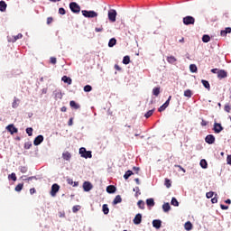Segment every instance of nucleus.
I'll list each match as a JSON object with an SVG mask.
<instances>
[{
	"instance_id": "nucleus-47",
	"label": "nucleus",
	"mask_w": 231,
	"mask_h": 231,
	"mask_svg": "<svg viewBox=\"0 0 231 231\" xmlns=\"http://www.w3.org/2000/svg\"><path fill=\"white\" fill-rule=\"evenodd\" d=\"M214 196V191H209L206 194V198H208V199H210V198H213Z\"/></svg>"
},
{
	"instance_id": "nucleus-59",
	"label": "nucleus",
	"mask_w": 231,
	"mask_h": 231,
	"mask_svg": "<svg viewBox=\"0 0 231 231\" xmlns=\"http://www.w3.org/2000/svg\"><path fill=\"white\" fill-rule=\"evenodd\" d=\"M227 163L228 165H231V155L227 156Z\"/></svg>"
},
{
	"instance_id": "nucleus-34",
	"label": "nucleus",
	"mask_w": 231,
	"mask_h": 231,
	"mask_svg": "<svg viewBox=\"0 0 231 231\" xmlns=\"http://www.w3.org/2000/svg\"><path fill=\"white\" fill-rule=\"evenodd\" d=\"M184 97H187L188 98H190L192 97V91L190 89H187L184 92Z\"/></svg>"
},
{
	"instance_id": "nucleus-6",
	"label": "nucleus",
	"mask_w": 231,
	"mask_h": 231,
	"mask_svg": "<svg viewBox=\"0 0 231 231\" xmlns=\"http://www.w3.org/2000/svg\"><path fill=\"white\" fill-rule=\"evenodd\" d=\"M60 189V186H59V184H53L51 186V196H52V198H55L57 196V192H59Z\"/></svg>"
},
{
	"instance_id": "nucleus-7",
	"label": "nucleus",
	"mask_w": 231,
	"mask_h": 231,
	"mask_svg": "<svg viewBox=\"0 0 231 231\" xmlns=\"http://www.w3.org/2000/svg\"><path fill=\"white\" fill-rule=\"evenodd\" d=\"M93 189V184H91V182L89 181H85L83 183V190L85 192H89V190H91Z\"/></svg>"
},
{
	"instance_id": "nucleus-5",
	"label": "nucleus",
	"mask_w": 231,
	"mask_h": 231,
	"mask_svg": "<svg viewBox=\"0 0 231 231\" xmlns=\"http://www.w3.org/2000/svg\"><path fill=\"white\" fill-rule=\"evenodd\" d=\"M183 23L186 26H189V24H194V23H196V19L192 16H186L183 18Z\"/></svg>"
},
{
	"instance_id": "nucleus-25",
	"label": "nucleus",
	"mask_w": 231,
	"mask_h": 231,
	"mask_svg": "<svg viewBox=\"0 0 231 231\" xmlns=\"http://www.w3.org/2000/svg\"><path fill=\"white\" fill-rule=\"evenodd\" d=\"M162 209H163V212H169V210H171V204L164 203L162 205Z\"/></svg>"
},
{
	"instance_id": "nucleus-28",
	"label": "nucleus",
	"mask_w": 231,
	"mask_h": 231,
	"mask_svg": "<svg viewBox=\"0 0 231 231\" xmlns=\"http://www.w3.org/2000/svg\"><path fill=\"white\" fill-rule=\"evenodd\" d=\"M116 44V39L115 38H112L109 40V42H108V47L109 48H113V46H115Z\"/></svg>"
},
{
	"instance_id": "nucleus-36",
	"label": "nucleus",
	"mask_w": 231,
	"mask_h": 231,
	"mask_svg": "<svg viewBox=\"0 0 231 231\" xmlns=\"http://www.w3.org/2000/svg\"><path fill=\"white\" fill-rule=\"evenodd\" d=\"M171 205H173V207H180V202H178V199H176V198H172Z\"/></svg>"
},
{
	"instance_id": "nucleus-39",
	"label": "nucleus",
	"mask_w": 231,
	"mask_h": 231,
	"mask_svg": "<svg viewBox=\"0 0 231 231\" xmlns=\"http://www.w3.org/2000/svg\"><path fill=\"white\" fill-rule=\"evenodd\" d=\"M134 192H135V198H138V196H140V194H142L141 192H140V188L139 187H135V188H134Z\"/></svg>"
},
{
	"instance_id": "nucleus-18",
	"label": "nucleus",
	"mask_w": 231,
	"mask_h": 231,
	"mask_svg": "<svg viewBox=\"0 0 231 231\" xmlns=\"http://www.w3.org/2000/svg\"><path fill=\"white\" fill-rule=\"evenodd\" d=\"M227 33H231V28L230 27H226L225 30L220 32L221 37H226Z\"/></svg>"
},
{
	"instance_id": "nucleus-63",
	"label": "nucleus",
	"mask_w": 231,
	"mask_h": 231,
	"mask_svg": "<svg viewBox=\"0 0 231 231\" xmlns=\"http://www.w3.org/2000/svg\"><path fill=\"white\" fill-rule=\"evenodd\" d=\"M68 183H69V185H73V180H71V179H68Z\"/></svg>"
},
{
	"instance_id": "nucleus-11",
	"label": "nucleus",
	"mask_w": 231,
	"mask_h": 231,
	"mask_svg": "<svg viewBox=\"0 0 231 231\" xmlns=\"http://www.w3.org/2000/svg\"><path fill=\"white\" fill-rule=\"evenodd\" d=\"M216 142V137H214V135L212 134H208L207 137H206V143H209V144H212Z\"/></svg>"
},
{
	"instance_id": "nucleus-29",
	"label": "nucleus",
	"mask_w": 231,
	"mask_h": 231,
	"mask_svg": "<svg viewBox=\"0 0 231 231\" xmlns=\"http://www.w3.org/2000/svg\"><path fill=\"white\" fill-rule=\"evenodd\" d=\"M201 83L203 84L204 88H206V89H210V83H208V81L202 79Z\"/></svg>"
},
{
	"instance_id": "nucleus-10",
	"label": "nucleus",
	"mask_w": 231,
	"mask_h": 231,
	"mask_svg": "<svg viewBox=\"0 0 231 231\" xmlns=\"http://www.w3.org/2000/svg\"><path fill=\"white\" fill-rule=\"evenodd\" d=\"M42 142H44V136L42 135H38L34 141L33 143L34 145H41V143H42Z\"/></svg>"
},
{
	"instance_id": "nucleus-50",
	"label": "nucleus",
	"mask_w": 231,
	"mask_h": 231,
	"mask_svg": "<svg viewBox=\"0 0 231 231\" xmlns=\"http://www.w3.org/2000/svg\"><path fill=\"white\" fill-rule=\"evenodd\" d=\"M165 186L167 187V189H171V180H169V179L165 180Z\"/></svg>"
},
{
	"instance_id": "nucleus-17",
	"label": "nucleus",
	"mask_w": 231,
	"mask_h": 231,
	"mask_svg": "<svg viewBox=\"0 0 231 231\" xmlns=\"http://www.w3.org/2000/svg\"><path fill=\"white\" fill-rule=\"evenodd\" d=\"M21 100H19V98L14 97V102L12 104V107L13 109H17L19 107V104H20Z\"/></svg>"
},
{
	"instance_id": "nucleus-27",
	"label": "nucleus",
	"mask_w": 231,
	"mask_h": 231,
	"mask_svg": "<svg viewBox=\"0 0 231 231\" xmlns=\"http://www.w3.org/2000/svg\"><path fill=\"white\" fill-rule=\"evenodd\" d=\"M200 167H202V169H207V167H208V163L207 162V160L202 159L200 161Z\"/></svg>"
},
{
	"instance_id": "nucleus-2",
	"label": "nucleus",
	"mask_w": 231,
	"mask_h": 231,
	"mask_svg": "<svg viewBox=\"0 0 231 231\" xmlns=\"http://www.w3.org/2000/svg\"><path fill=\"white\" fill-rule=\"evenodd\" d=\"M79 154L81 155V158H93V155L91 154V151H87L86 148L82 147L79 149Z\"/></svg>"
},
{
	"instance_id": "nucleus-16",
	"label": "nucleus",
	"mask_w": 231,
	"mask_h": 231,
	"mask_svg": "<svg viewBox=\"0 0 231 231\" xmlns=\"http://www.w3.org/2000/svg\"><path fill=\"white\" fill-rule=\"evenodd\" d=\"M106 192H108V194H115V192H116V187L113 185L106 187Z\"/></svg>"
},
{
	"instance_id": "nucleus-3",
	"label": "nucleus",
	"mask_w": 231,
	"mask_h": 231,
	"mask_svg": "<svg viewBox=\"0 0 231 231\" xmlns=\"http://www.w3.org/2000/svg\"><path fill=\"white\" fill-rule=\"evenodd\" d=\"M69 8L73 14H80V5L76 2H72L69 4Z\"/></svg>"
},
{
	"instance_id": "nucleus-9",
	"label": "nucleus",
	"mask_w": 231,
	"mask_h": 231,
	"mask_svg": "<svg viewBox=\"0 0 231 231\" xmlns=\"http://www.w3.org/2000/svg\"><path fill=\"white\" fill-rule=\"evenodd\" d=\"M213 131H215V133H217V134H219V133H221V131H223V126L219 123H215Z\"/></svg>"
},
{
	"instance_id": "nucleus-23",
	"label": "nucleus",
	"mask_w": 231,
	"mask_h": 231,
	"mask_svg": "<svg viewBox=\"0 0 231 231\" xmlns=\"http://www.w3.org/2000/svg\"><path fill=\"white\" fill-rule=\"evenodd\" d=\"M69 106L73 107V109H80V105L77 104L75 101H70Z\"/></svg>"
},
{
	"instance_id": "nucleus-43",
	"label": "nucleus",
	"mask_w": 231,
	"mask_h": 231,
	"mask_svg": "<svg viewBox=\"0 0 231 231\" xmlns=\"http://www.w3.org/2000/svg\"><path fill=\"white\" fill-rule=\"evenodd\" d=\"M23 184H18V185L15 187L14 190H15L16 192H21V190H23Z\"/></svg>"
},
{
	"instance_id": "nucleus-12",
	"label": "nucleus",
	"mask_w": 231,
	"mask_h": 231,
	"mask_svg": "<svg viewBox=\"0 0 231 231\" xmlns=\"http://www.w3.org/2000/svg\"><path fill=\"white\" fill-rule=\"evenodd\" d=\"M55 100H62V92L60 90H55L53 92Z\"/></svg>"
},
{
	"instance_id": "nucleus-60",
	"label": "nucleus",
	"mask_w": 231,
	"mask_h": 231,
	"mask_svg": "<svg viewBox=\"0 0 231 231\" xmlns=\"http://www.w3.org/2000/svg\"><path fill=\"white\" fill-rule=\"evenodd\" d=\"M212 203H217V197H215L211 199Z\"/></svg>"
},
{
	"instance_id": "nucleus-21",
	"label": "nucleus",
	"mask_w": 231,
	"mask_h": 231,
	"mask_svg": "<svg viewBox=\"0 0 231 231\" xmlns=\"http://www.w3.org/2000/svg\"><path fill=\"white\" fill-rule=\"evenodd\" d=\"M0 12H6V2L0 1Z\"/></svg>"
},
{
	"instance_id": "nucleus-20",
	"label": "nucleus",
	"mask_w": 231,
	"mask_h": 231,
	"mask_svg": "<svg viewBox=\"0 0 231 231\" xmlns=\"http://www.w3.org/2000/svg\"><path fill=\"white\" fill-rule=\"evenodd\" d=\"M61 80L62 82H65V84H69V86H71V78H69L68 76H63Z\"/></svg>"
},
{
	"instance_id": "nucleus-51",
	"label": "nucleus",
	"mask_w": 231,
	"mask_h": 231,
	"mask_svg": "<svg viewBox=\"0 0 231 231\" xmlns=\"http://www.w3.org/2000/svg\"><path fill=\"white\" fill-rule=\"evenodd\" d=\"M95 32H97V33L100 32H104V27H96L95 28Z\"/></svg>"
},
{
	"instance_id": "nucleus-44",
	"label": "nucleus",
	"mask_w": 231,
	"mask_h": 231,
	"mask_svg": "<svg viewBox=\"0 0 231 231\" xmlns=\"http://www.w3.org/2000/svg\"><path fill=\"white\" fill-rule=\"evenodd\" d=\"M26 133L28 134V136H32L33 134V128L32 127H29V128H26Z\"/></svg>"
},
{
	"instance_id": "nucleus-58",
	"label": "nucleus",
	"mask_w": 231,
	"mask_h": 231,
	"mask_svg": "<svg viewBox=\"0 0 231 231\" xmlns=\"http://www.w3.org/2000/svg\"><path fill=\"white\" fill-rule=\"evenodd\" d=\"M220 208H222V210H228V206H225V205L221 204Z\"/></svg>"
},
{
	"instance_id": "nucleus-42",
	"label": "nucleus",
	"mask_w": 231,
	"mask_h": 231,
	"mask_svg": "<svg viewBox=\"0 0 231 231\" xmlns=\"http://www.w3.org/2000/svg\"><path fill=\"white\" fill-rule=\"evenodd\" d=\"M9 180H13V181H17V176L15 173H12L8 176Z\"/></svg>"
},
{
	"instance_id": "nucleus-52",
	"label": "nucleus",
	"mask_w": 231,
	"mask_h": 231,
	"mask_svg": "<svg viewBox=\"0 0 231 231\" xmlns=\"http://www.w3.org/2000/svg\"><path fill=\"white\" fill-rule=\"evenodd\" d=\"M165 109H167V106L165 104H163L160 108H159V112L162 113V111H165Z\"/></svg>"
},
{
	"instance_id": "nucleus-19",
	"label": "nucleus",
	"mask_w": 231,
	"mask_h": 231,
	"mask_svg": "<svg viewBox=\"0 0 231 231\" xmlns=\"http://www.w3.org/2000/svg\"><path fill=\"white\" fill-rule=\"evenodd\" d=\"M63 160H66V162H69L71 160V153L69 152H65L62 153Z\"/></svg>"
},
{
	"instance_id": "nucleus-30",
	"label": "nucleus",
	"mask_w": 231,
	"mask_h": 231,
	"mask_svg": "<svg viewBox=\"0 0 231 231\" xmlns=\"http://www.w3.org/2000/svg\"><path fill=\"white\" fill-rule=\"evenodd\" d=\"M176 59L174 58V56H170L167 58V61L170 63V64H174V62H176Z\"/></svg>"
},
{
	"instance_id": "nucleus-13",
	"label": "nucleus",
	"mask_w": 231,
	"mask_h": 231,
	"mask_svg": "<svg viewBox=\"0 0 231 231\" xmlns=\"http://www.w3.org/2000/svg\"><path fill=\"white\" fill-rule=\"evenodd\" d=\"M142 223V214H137L134 218V225H140Z\"/></svg>"
},
{
	"instance_id": "nucleus-55",
	"label": "nucleus",
	"mask_w": 231,
	"mask_h": 231,
	"mask_svg": "<svg viewBox=\"0 0 231 231\" xmlns=\"http://www.w3.org/2000/svg\"><path fill=\"white\" fill-rule=\"evenodd\" d=\"M171 98H172V97L170 96V97H168L167 101L164 103V105H165L166 107H169V104H170V102H171Z\"/></svg>"
},
{
	"instance_id": "nucleus-61",
	"label": "nucleus",
	"mask_w": 231,
	"mask_h": 231,
	"mask_svg": "<svg viewBox=\"0 0 231 231\" xmlns=\"http://www.w3.org/2000/svg\"><path fill=\"white\" fill-rule=\"evenodd\" d=\"M217 71H219V69H211V73H217Z\"/></svg>"
},
{
	"instance_id": "nucleus-4",
	"label": "nucleus",
	"mask_w": 231,
	"mask_h": 231,
	"mask_svg": "<svg viewBox=\"0 0 231 231\" xmlns=\"http://www.w3.org/2000/svg\"><path fill=\"white\" fill-rule=\"evenodd\" d=\"M108 19L111 23H115L116 21V10L111 9L108 11Z\"/></svg>"
},
{
	"instance_id": "nucleus-64",
	"label": "nucleus",
	"mask_w": 231,
	"mask_h": 231,
	"mask_svg": "<svg viewBox=\"0 0 231 231\" xmlns=\"http://www.w3.org/2000/svg\"><path fill=\"white\" fill-rule=\"evenodd\" d=\"M30 194H35V189L34 188L30 189Z\"/></svg>"
},
{
	"instance_id": "nucleus-1",
	"label": "nucleus",
	"mask_w": 231,
	"mask_h": 231,
	"mask_svg": "<svg viewBox=\"0 0 231 231\" xmlns=\"http://www.w3.org/2000/svg\"><path fill=\"white\" fill-rule=\"evenodd\" d=\"M81 14L84 17H88V19H93L95 17H98V13H97L95 11L83 10V11H81Z\"/></svg>"
},
{
	"instance_id": "nucleus-14",
	"label": "nucleus",
	"mask_w": 231,
	"mask_h": 231,
	"mask_svg": "<svg viewBox=\"0 0 231 231\" xmlns=\"http://www.w3.org/2000/svg\"><path fill=\"white\" fill-rule=\"evenodd\" d=\"M152 226L154 228H157V230L162 228V220H158V219L153 220L152 221Z\"/></svg>"
},
{
	"instance_id": "nucleus-38",
	"label": "nucleus",
	"mask_w": 231,
	"mask_h": 231,
	"mask_svg": "<svg viewBox=\"0 0 231 231\" xmlns=\"http://www.w3.org/2000/svg\"><path fill=\"white\" fill-rule=\"evenodd\" d=\"M20 172H22L23 174H25V172H28V168L26 166H21L19 168Z\"/></svg>"
},
{
	"instance_id": "nucleus-49",
	"label": "nucleus",
	"mask_w": 231,
	"mask_h": 231,
	"mask_svg": "<svg viewBox=\"0 0 231 231\" xmlns=\"http://www.w3.org/2000/svg\"><path fill=\"white\" fill-rule=\"evenodd\" d=\"M59 14H60V15H65L66 14V10L62 7H60L59 9Z\"/></svg>"
},
{
	"instance_id": "nucleus-8",
	"label": "nucleus",
	"mask_w": 231,
	"mask_h": 231,
	"mask_svg": "<svg viewBox=\"0 0 231 231\" xmlns=\"http://www.w3.org/2000/svg\"><path fill=\"white\" fill-rule=\"evenodd\" d=\"M6 130L11 134H15V133H18V129L14 125H9L6 126Z\"/></svg>"
},
{
	"instance_id": "nucleus-46",
	"label": "nucleus",
	"mask_w": 231,
	"mask_h": 231,
	"mask_svg": "<svg viewBox=\"0 0 231 231\" xmlns=\"http://www.w3.org/2000/svg\"><path fill=\"white\" fill-rule=\"evenodd\" d=\"M137 205L139 208H143V207H145V202H143V200H139Z\"/></svg>"
},
{
	"instance_id": "nucleus-33",
	"label": "nucleus",
	"mask_w": 231,
	"mask_h": 231,
	"mask_svg": "<svg viewBox=\"0 0 231 231\" xmlns=\"http://www.w3.org/2000/svg\"><path fill=\"white\" fill-rule=\"evenodd\" d=\"M189 69L191 71V73H196V71H198V67L194 64L189 65Z\"/></svg>"
},
{
	"instance_id": "nucleus-53",
	"label": "nucleus",
	"mask_w": 231,
	"mask_h": 231,
	"mask_svg": "<svg viewBox=\"0 0 231 231\" xmlns=\"http://www.w3.org/2000/svg\"><path fill=\"white\" fill-rule=\"evenodd\" d=\"M79 210H80L79 206H74V207L72 208V212H79Z\"/></svg>"
},
{
	"instance_id": "nucleus-54",
	"label": "nucleus",
	"mask_w": 231,
	"mask_h": 231,
	"mask_svg": "<svg viewBox=\"0 0 231 231\" xmlns=\"http://www.w3.org/2000/svg\"><path fill=\"white\" fill-rule=\"evenodd\" d=\"M51 64H57V58L51 57Z\"/></svg>"
},
{
	"instance_id": "nucleus-62",
	"label": "nucleus",
	"mask_w": 231,
	"mask_h": 231,
	"mask_svg": "<svg viewBox=\"0 0 231 231\" xmlns=\"http://www.w3.org/2000/svg\"><path fill=\"white\" fill-rule=\"evenodd\" d=\"M69 125H73V117L69 120Z\"/></svg>"
},
{
	"instance_id": "nucleus-40",
	"label": "nucleus",
	"mask_w": 231,
	"mask_h": 231,
	"mask_svg": "<svg viewBox=\"0 0 231 231\" xmlns=\"http://www.w3.org/2000/svg\"><path fill=\"white\" fill-rule=\"evenodd\" d=\"M152 95H154L155 97H158V95H160V88H154L152 89Z\"/></svg>"
},
{
	"instance_id": "nucleus-15",
	"label": "nucleus",
	"mask_w": 231,
	"mask_h": 231,
	"mask_svg": "<svg viewBox=\"0 0 231 231\" xmlns=\"http://www.w3.org/2000/svg\"><path fill=\"white\" fill-rule=\"evenodd\" d=\"M226 71L223 70V69H220L217 71V77L218 79H226Z\"/></svg>"
},
{
	"instance_id": "nucleus-41",
	"label": "nucleus",
	"mask_w": 231,
	"mask_h": 231,
	"mask_svg": "<svg viewBox=\"0 0 231 231\" xmlns=\"http://www.w3.org/2000/svg\"><path fill=\"white\" fill-rule=\"evenodd\" d=\"M91 89H93V88H92L90 85H86V86L84 87V91H85L86 93H89V91H91Z\"/></svg>"
},
{
	"instance_id": "nucleus-32",
	"label": "nucleus",
	"mask_w": 231,
	"mask_h": 231,
	"mask_svg": "<svg viewBox=\"0 0 231 231\" xmlns=\"http://www.w3.org/2000/svg\"><path fill=\"white\" fill-rule=\"evenodd\" d=\"M129 62H131V58L129 56H125L123 59V64H129Z\"/></svg>"
},
{
	"instance_id": "nucleus-22",
	"label": "nucleus",
	"mask_w": 231,
	"mask_h": 231,
	"mask_svg": "<svg viewBox=\"0 0 231 231\" xmlns=\"http://www.w3.org/2000/svg\"><path fill=\"white\" fill-rule=\"evenodd\" d=\"M184 228L187 231L192 230V223H190V221L186 222L184 225Z\"/></svg>"
},
{
	"instance_id": "nucleus-35",
	"label": "nucleus",
	"mask_w": 231,
	"mask_h": 231,
	"mask_svg": "<svg viewBox=\"0 0 231 231\" xmlns=\"http://www.w3.org/2000/svg\"><path fill=\"white\" fill-rule=\"evenodd\" d=\"M133 176V172L131 171H127L125 174L124 175L125 180H129Z\"/></svg>"
},
{
	"instance_id": "nucleus-57",
	"label": "nucleus",
	"mask_w": 231,
	"mask_h": 231,
	"mask_svg": "<svg viewBox=\"0 0 231 231\" xmlns=\"http://www.w3.org/2000/svg\"><path fill=\"white\" fill-rule=\"evenodd\" d=\"M32 147V143H25L24 149H30Z\"/></svg>"
},
{
	"instance_id": "nucleus-37",
	"label": "nucleus",
	"mask_w": 231,
	"mask_h": 231,
	"mask_svg": "<svg viewBox=\"0 0 231 231\" xmlns=\"http://www.w3.org/2000/svg\"><path fill=\"white\" fill-rule=\"evenodd\" d=\"M103 212L105 215L109 214V208L107 207V204L103 205Z\"/></svg>"
},
{
	"instance_id": "nucleus-24",
	"label": "nucleus",
	"mask_w": 231,
	"mask_h": 231,
	"mask_svg": "<svg viewBox=\"0 0 231 231\" xmlns=\"http://www.w3.org/2000/svg\"><path fill=\"white\" fill-rule=\"evenodd\" d=\"M121 201H122V197L120 195H117L113 201V205H118V203H120Z\"/></svg>"
},
{
	"instance_id": "nucleus-48",
	"label": "nucleus",
	"mask_w": 231,
	"mask_h": 231,
	"mask_svg": "<svg viewBox=\"0 0 231 231\" xmlns=\"http://www.w3.org/2000/svg\"><path fill=\"white\" fill-rule=\"evenodd\" d=\"M18 39H23V34L19 33L18 35L14 36L13 42H15V41H18Z\"/></svg>"
},
{
	"instance_id": "nucleus-26",
	"label": "nucleus",
	"mask_w": 231,
	"mask_h": 231,
	"mask_svg": "<svg viewBox=\"0 0 231 231\" xmlns=\"http://www.w3.org/2000/svg\"><path fill=\"white\" fill-rule=\"evenodd\" d=\"M146 205L148 207H154V199H146Z\"/></svg>"
},
{
	"instance_id": "nucleus-45",
	"label": "nucleus",
	"mask_w": 231,
	"mask_h": 231,
	"mask_svg": "<svg viewBox=\"0 0 231 231\" xmlns=\"http://www.w3.org/2000/svg\"><path fill=\"white\" fill-rule=\"evenodd\" d=\"M152 113H154V109H152V110L148 111V112L144 115L145 118H149L150 116H152Z\"/></svg>"
},
{
	"instance_id": "nucleus-56",
	"label": "nucleus",
	"mask_w": 231,
	"mask_h": 231,
	"mask_svg": "<svg viewBox=\"0 0 231 231\" xmlns=\"http://www.w3.org/2000/svg\"><path fill=\"white\" fill-rule=\"evenodd\" d=\"M230 109H231L230 105L225 106V111H226V113H230Z\"/></svg>"
},
{
	"instance_id": "nucleus-31",
	"label": "nucleus",
	"mask_w": 231,
	"mask_h": 231,
	"mask_svg": "<svg viewBox=\"0 0 231 231\" xmlns=\"http://www.w3.org/2000/svg\"><path fill=\"white\" fill-rule=\"evenodd\" d=\"M202 41H203L204 42H210V36H209L208 34H204V35L202 36Z\"/></svg>"
}]
</instances>
